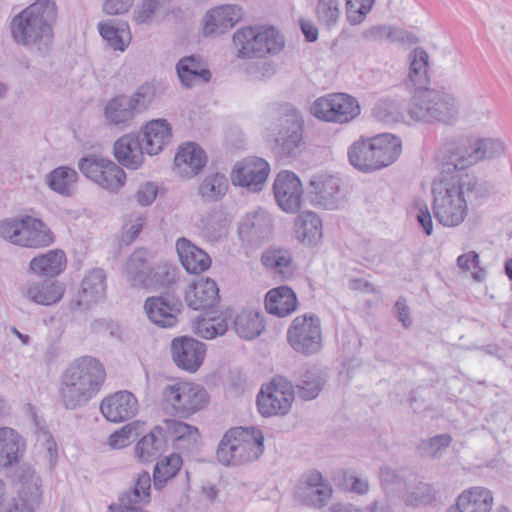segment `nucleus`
Wrapping results in <instances>:
<instances>
[{"label": "nucleus", "mask_w": 512, "mask_h": 512, "mask_svg": "<svg viewBox=\"0 0 512 512\" xmlns=\"http://www.w3.org/2000/svg\"><path fill=\"white\" fill-rule=\"evenodd\" d=\"M105 379V368L95 357L85 355L74 359L60 376V405L67 410L85 406L99 393Z\"/></svg>", "instance_id": "nucleus-1"}, {"label": "nucleus", "mask_w": 512, "mask_h": 512, "mask_svg": "<svg viewBox=\"0 0 512 512\" xmlns=\"http://www.w3.org/2000/svg\"><path fill=\"white\" fill-rule=\"evenodd\" d=\"M476 186L475 176L439 174L432 183V210L438 223L448 228L461 225L468 214L467 196Z\"/></svg>", "instance_id": "nucleus-2"}, {"label": "nucleus", "mask_w": 512, "mask_h": 512, "mask_svg": "<svg viewBox=\"0 0 512 512\" xmlns=\"http://www.w3.org/2000/svg\"><path fill=\"white\" fill-rule=\"evenodd\" d=\"M56 17L53 0H37L10 22L11 36L19 45L46 53L53 42L52 23Z\"/></svg>", "instance_id": "nucleus-3"}, {"label": "nucleus", "mask_w": 512, "mask_h": 512, "mask_svg": "<svg viewBox=\"0 0 512 512\" xmlns=\"http://www.w3.org/2000/svg\"><path fill=\"white\" fill-rule=\"evenodd\" d=\"M407 114L418 122L454 124L459 118L460 104L449 92L424 89L414 93L407 106Z\"/></svg>", "instance_id": "nucleus-4"}, {"label": "nucleus", "mask_w": 512, "mask_h": 512, "mask_svg": "<svg viewBox=\"0 0 512 512\" xmlns=\"http://www.w3.org/2000/svg\"><path fill=\"white\" fill-rule=\"evenodd\" d=\"M239 58H263L283 50L284 36L273 27H243L233 34Z\"/></svg>", "instance_id": "nucleus-5"}, {"label": "nucleus", "mask_w": 512, "mask_h": 512, "mask_svg": "<svg viewBox=\"0 0 512 512\" xmlns=\"http://www.w3.org/2000/svg\"><path fill=\"white\" fill-rule=\"evenodd\" d=\"M163 402L175 415L189 417L203 409L209 401L204 387L193 382H176L167 385L162 392Z\"/></svg>", "instance_id": "nucleus-6"}, {"label": "nucleus", "mask_w": 512, "mask_h": 512, "mask_svg": "<svg viewBox=\"0 0 512 512\" xmlns=\"http://www.w3.org/2000/svg\"><path fill=\"white\" fill-rule=\"evenodd\" d=\"M153 98V87L142 85L131 96L119 95L109 100L104 109L105 118L111 124L127 126L151 105Z\"/></svg>", "instance_id": "nucleus-7"}, {"label": "nucleus", "mask_w": 512, "mask_h": 512, "mask_svg": "<svg viewBox=\"0 0 512 512\" xmlns=\"http://www.w3.org/2000/svg\"><path fill=\"white\" fill-rule=\"evenodd\" d=\"M78 168L86 178L111 193H118L126 183L125 171L108 158L88 155L79 160Z\"/></svg>", "instance_id": "nucleus-8"}, {"label": "nucleus", "mask_w": 512, "mask_h": 512, "mask_svg": "<svg viewBox=\"0 0 512 512\" xmlns=\"http://www.w3.org/2000/svg\"><path fill=\"white\" fill-rule=\"evenodd\" d=\"M311 114L317 119L344 124L360 114L358 101L345 93H332L317 98L310 107Z\"/></svg>", "instance_id": "nucleus-9"}, {"label": "nucleus", "mask_w": 512, "mask_h": 512, "mask_svg": "<svg viewBox=\"0 0 512 512\" xmlns=\"http://www.w3.org/2000/svg\"><path fill=\"white\" fill-rule=\"evenodd\" d=\"M292 384L282 377L273 378L263 385L257 395V408L264 417L286 415L294 401Z\"/></svg>", "instance_id": "nucleus-10"}, {"label": "nucleus", "mask_w": 512, "mask_h": 512, "mask_svg": "<svg viewBox=\"0 0 512 512\" xmlns=\"http://www.w3.org/2000/svg\"><path fill=\"white\" fill-rule=\"evenodd\" d=\"M106 274L103 269L88 271L81 282V289L72 298L68 308L72 312H85L105 298Z\"/></svg>", "instance_id": "nucleus-11"}, {"label": "nucleus", "mask_w": 512, "mask_h": 512, "mask_svg": "<svg viewBox=\"0 0 512 512\" xmlns=\"http://www.w3.org/2000/svg\"><path fill=\"white\" fill-rule=\"evenodd\" d=\"M269 172L270 167L266 160L248 157L234 165L231 182L235 186L246 188L249 192H259L263 189Z\"/></svg>", "instance_id": "nucleus-12"}, {"label": "nucleus", "mask_w": 512, "mask_h": 512, "mask_svg": "<svg viewBox=\"0 0 512 512\" xmlns=\"http://www.w3.org/2000/svg\"><path fill=\"white\" fill-rule=\"evenodd\" d=\"M473 139H459L445 147L446 161L442 164L440 175L443 176H472L466 169L479 162L475 154Z\"/></svg>", "instance_id": "nucleus-13"}, {"label": "nucleus", "mask_w": 512, "mask_h": 512, "mask_svg": "<svg viewBox=\"0 0 512 512\" xmlns=\"http://www.w3.org/2000/svg\"><path fill=\"white\" fill-rule=\"evenodd\" d=\"M206 345L189 336L174 338L171 342V356L178 368L195 373L202 366L206 356Z\"/></svg>", "instance_id": "nucleus-14"}, {"label": "nucleus", "mask_w": 512, "mask_h": 512, "mask_svg": "<svg viewBox=\"0 0 512 512\" xmlns=\"http://www.w3.org/2000/svg\"><path fill=\"white\" fill-rule=\"evenodd\" d=\"M278 206L287 213L297 212L302 204L303 187L298 176L290 171H281L273 184Z\"/></svg>", "instance_id": "nucleus-15"}, {"label": "nucleus", "mask_w": 512, "mask_h": 512, "mask_svg": "<svg viewBox=\"0 0 512 512\" xmlns=\"http://www.w3.org/2000/svg\"><path fill=\"white\" fill-rule=\"evenodd\" d=\"M310 202L324 209H336L342 202L339 178L332 175L313 176L309 184Z\"/></svg>", "instance_id": "nucleus-16"}, {"label": "nucleus", "mask_w": 512, "mask_h": 512, "mask_svg": "<svg viewBox=\"0 0 512 512\" xmlns=\"http://www.w3.org/2000/svg\"><path fill=\"white\" fill-rule=\"evenodd\" d=\"M100 410L108 421L120 423L137 415L139 403L132 392L122 390L105 397L101 402Z\"/></svg>", "instance_id": "nucleus-17"}, {"label": "nucleus", "mask_w": 512, "mask_h": 512, "mask_svg": "<svg viewBox=\"0 0 512 512\" xmlns=\"http://www.w3.org/2000/svg\"><path fill=\"white\" fill-rule=\"evenodd\" d=\"M242 9L234 4H226L209 10L203 19V34L216 37L233 28L242 18Z\"/></svg>", "instance_id": "nucleus-18"}, {"label": "nucleus", "mask_w": 512, "mask_h": 512, "mask_svg": "<svg viewBox=\"0 0 512 512\" xmlns=\"http://www.w3.org/2000/svg\"><path fill=\"white\" fill-rule=\"evenodd\" d=\"M303 124L301 114L293 108L288 109L278 120L280 130L275 141L286 155H293L301 145Z\"/></svg>", "instance_id": "nucleus-19"}, {"label": "nucleus", "mask_w": 512, "mask_h": 512, "mask_svg": "<svg viewBox=\"0 0 512 512\" xmlns=\"http://www.w3.org/2000/svg\"><path fill=\"white\" fill-rule=\"evenodd\" d=\"M237 444V465L254 461L264 451V435L256 427H237L229 431Z\"/></svg>", "instance_id": "nucleus-20"}, {"label": "nucleus", "mask_w": 512, "mask_h": 512, "mask_svg": "<svg viewBox=\"0 0 512 512\" xmlns=\"http://www.w3.org/2000/svg\"><path fill=\"white\" fill-rule=\"evenodd\" d=\"M287 339L297 352L306 355L317 353L322 345L320 325L318 322H298L289 328Z\"/></svg>", "instance_id": "nucleus-21"}, {"label": "nucleus", "mask_w": 512, "mask_h": 512, "mask_svg": "<svg viewBox=\"0 0 512 512\" xmlns=\"http://www.w3.org/2000/svg\"><path fill=\"white\" fill-rule=\"evenodd\" d=\"M332 495L331 486L324 481L322 474L311 471L305 474L296 488V496L307 505L322 507Z\"/></svg>", "instance_id": "nucleus-22"}, {"label": "nucleus", "mask_w": 512, "mask_h": 512, "mask_svg": "<svg viewBox=\"0 0 512 512\" xmlns=\"http://www.w3.org/2000/svg\"><path fill=\"white\" fill-rule=\"evenodd\" d=\"M494 496L490 489L474 486L463 490L447 512H491Z\"/></svg>", "instance_id": "nucleus-23"}, {"label": "nucleus", "mask_w": 512, "mask_h": 512, "mask_svg": "<svg viewBox=\"0 0 512 512\" xmlns=\"http://www.w3.org/2000/svg\"><path fill=\"white\" fill-rule=\"evenodd\" d=\"M206 162L205 151L193 142L181 145L174 160L177 173L185 178L197 175L204 168Z\"/></svg>", "instance_id": "nucleus-24"}, {"label": "nucleus", "mask_w": 512, "mask_h": 512, "mask_svg": "<svg viewBox=\"0 0 512 512\" xmlns=\"http://www.w3.org/2000/svg\"><path fill=\"white\" fill-rule=\"evenodd\" d=\"M193 310H208L219 302V289L211 278H201L189 286L185 295Z\"/></svg>", "instance_id": "nucleus-25"}, {"label": "nucleus", "mask_w": 512, "mask_h": 512, "mask_svg": "<svg viewBox=\"0 0 512 512\" xmlns=\"http://www.w3.org/2000/svg\"><path fill=\"white\" fill-rule=\"evenodd\" d=\"M144 146L140 136L125 134L114 143V156L128 169H138L144 161Z\"/></svg>", "instance_id": "nucleus-26"}, {"label": "nucleus", "mask_w": 512, "mask_h": 512, "mask_svg": "<svg viewBox=\"0 0 512 512\" xmlns=\"http://www.w3.org/2000/svg\"><path fill=\"white\" fill-rule=\"evenodd\" d=\"M370 139L377 170L390 166L399 158L402 152V142L399 137L383 133L370 137Z\"/></svg>", "instance_id": "nucleus-27"}, {"label": "nucleus", "mask_w": 512, "mask_h": 512, "mask_svg": "<svg viewBox=\"0 0 512 512\" xmlns=\"http://www.w3.org/2000/svg\"><path fill=\"white\" fill-rule=\"evenodd\" d=\"M66 266L65 252L52 249L33 257L29 262V271L37 276L55 278L64 272Z\"/></svg>", "instance_id": "nucleus-28"}, {"label": "nucleus", "mask_w": 512, "mask_h": 512, "mask_svg": "<svg viewBox=\"0 0 512 512\" xmlns=\"http://www.w3.org/2000/svg\"><path fill=\"white\" fill-rule=\"evenodd\" d=\"M176 71L181 84L191 88L205 84L211 79V72L204 61L195 55L181 58L176 64Z\"/></svg>", "instance_id": "nucleus-29"}, {"label": "nucleus", "mask_w": 512, "mask_h": 512, "mask_svg": "<svg viewBox=\"0 0 512 512\" xmlns=\"http://www.w3.org/2000/svg\"><path fill=\"white\" fill-rule=\"evenodd\" d=\"M145 152L148 155L159 154L167 146L172 138V129L165 119H155L148 122L142 131Z\"/></svg>", "instance_id": "nucleus-30"}, {"label": "nucleus", "mask_w": 512, "mask_h": 512, "mask_svg": "<svg viewBox=\"0 0 512 512\" xmlns=\"http://www.w3.org/2000/svg\"><path fill=\"white\" fill-rule=\"evenodd\" d=\"M143 309L149 320L176 319L181 314L183 303L172 294H163L148 297Z\"/></svg>", "instance_id": "nucleus-31"}, {"label": "nucleus", "mask_w": 512, "mask_h": 512, "mask_svg": "<svg viewBox=\"0 0 512 512\" xmlns=\"http://www.w3.org/2000/svg\"><path fill=\"white\" fill-rule=\"evenodd\" d=\"M272 229V218L262 209L248 213L240 222L238 232L246 241H259L267 238Z\"/></svg>", "instance_id": "nucleus-32"}, {"label": "nucleus", "mask_w": 512, "mask_h": 512, "mask_svg": "<svg viewBox=\"0 0 512 512\" xmlns=\"http://www.w3.org/2000/svg\"><path fill=\"white\" fill-rule=\"evenodd\" d=\"M176 250L182 266L188 273L200 274L211 266L209 255L186 238L177 240Z\"/></svg>", "instance_id": "nucleus-33"}, {"label": "nucleus", "mask_w": 512, "mask_h": 512, "mask_svg": "<svg viewBox=\"0 0 512 512\" xmlns=\"http://www.w3.org/2000/svg\"><path fill=\"white\" fill-rule=\"evenodd\" d=\"M167 436L162 426H155L135 445V455L141 462H152L165 452Z\"/></svg>", "instance_id": "nucleus-34"}, {"label": "nucleus", "mask_w": 512, "mask_h": 512, "mask_svg": "<svg viewBox=\"0 0 512 512\" xmlns=\"http://www.w3.org/2000/svg\"><path fill=\"white\" fill-rule=\"evenodd\" d=\"M55 238L50 228L40 219L25 216L20 246L27 248L47 247Z\"/></svg>", "instance_id": "nucleus-35"}, {"label": "nucleus", "mask_w": 512, "mask_h": 512, "mask_svg": "<svg viewBox=\"0 0 512 512\" xmlns=\"http://www.w3.org/2000/svg\"><path fill=\"white\" fill-rule=\"evenodd\" d=\"M25 450L23 437L11 427H0V468L17 463Z\"/></svg>", "instance_id": "nucleus-36"}, {"label": "nucleus", "mask_w": 512, "mask_h": 512, "mask_svg": "<svg viewBox=\"0 0 512 512\" xmlns=\"http://www.w3.org/2000/svg\"><path fill=\"white\" fill-rule=\"evenodd\" d=\"M296 307V294L287 286L273 288L265 296V308L270 315L284 318L294 312Z\"/></svg>", "instance_id": "nucleus-37"}, {"label": "nucleus", "mask_w": 512, "mask_h": 512, "mask_svg": "<svg viewBox=\"0 0 512 512\" xmlns=\"http://www.w3.org/2000/svg\"><path fill=\"white\" fill-rule=\"evenodd\" d=\"M65 292V285L59 281H34L27 285L25 295L31 301L41 305H53L59 302Z\"/></svg>", "instance_id": "nucleus-38"}, {"label": "nucleus", "mask_w": 512, "mask_h": 512, "mask_svg": "<svg viewBox=\"0 0 512 512\" xmlns=\"http://www.w3.org/2000/svg\"><path fill=\"white\" fill-rule=\"evenodd\" d=\"M152 266L149 253L146 250H135L125 265L126 280L132 287L144 288Z\"/></svg>", "instance_id": "nucleus-39"}, {"label": "nucleus", "mask_w": 512, "mask_h": 512, "mask_svg": "<svg viewBox=\"0 0 512 512\" xmlns=\"http://www.w3.org/2000/svg\"><path fill=\"white\" fill-rule=\"evenodd\" d=\"M78 172L70 166H59L46 176L47 186L63 197H71L77 191Z\"/></svg>", "instance_id": "nucleus-40"}, {"label": "nucleus", "mask_w": 512, "mask_h": 512, "mask_svg": "<svg viewBox=\"0 0 512 512\" xmlns=\"http://www.w3.org/2000/svg\"><path fill=\"white\" fill-rule=\"evenodd\" d=\"M295 235L303 244L315 246L322 238V221L311 211L300 213L295 219Z\"/></svg>", "instance_id": "nucleus-41"}, {"label": "nucleus", "mask_w": 512, "mask_h": 512, "mask_svg": "<svg viewBox=\"0 0 512 512\" xmlns=\"http://www.w3.org/2000/svg\"><path fill=\"white\" fill-rule=\"evenodd\" d=\"M230 221L223 210H212L201 217L197 224L201 235L210 242L224 238L228 233Z\"/></svg>", "instance_id": "nucleus-42"}, {"label": "nucleus", "mask_w": 512, "mask_h": 512, "mask_svg": "<svg viewBox=\"0 0 512 512\" xmlns=\"http://www.w3.org/2000/svg\"><path fill=\"white\" fill-rule=\"evenodd\" d=\"M347 156L349 163L358 171L363 173L377 171L370 137L354 141L348 148Z\"/></svg>", "instance_id": "nucleus-43"}, {"label": "nucleus", "mask_w": 512, "mask_h": 512, "mask_svg": "<svg viewBox=\"0 0 512 512\" xmlns=\"http://www.w3.org/2000/svg\"><path fill=\"white\" fill-rule=\"evenodd\" d=\"M18 492L22 502L34 507L42 497L41 480L35 470L29 466L21 467L18 480Z\"/></svg>", "instance_id": "nucleus-44"}, {"label": "nucleus", "mask_w": 512, "mask_h": 512, "mask_svg": "<svg viewBox=\"0 0 512 512\" xmlns=\"http://www.w3.org/2000/svg\"><path fill=\"white\" fill-rule=\"evenodd\" d=\"M162 427L164 428L165 435H170L174 445L179 449H190L198 441L199 432L195 426L170 419L165 420Z\"/></svg>", "instance_id": "nucleus-45"}, {"label": "nucleus", "mask_w": 512, "mask_h": 512, "mask_svg": "<svg viewBox=\"0 0 512 512\" xmlns=\"http://www.w3.org/2000/svg\"><path fill=\"white\" fill-rule=\"evenodd\" d=\"M99 34L114 50L124 52L129 46L131 36L126 24H117L114 20L101 21L97 25Z\"/></svg>", "instance_id": "nucleus-46"}, {"label": "nucleus", "mask_w": 512, "mask_h": 512, "mask_svg": "<svg viewBox=\"0 0 512 512\" xmlns=\"http://www.w3.org/2000/svg\"><path fill=\"white\" fill-rule=\"evenodd\" d=\"M429 56L422 48H415L410 54L409 82L415 92L424 91L429 82L428 76Z\"/></svg>", "instance_id": "nucleus-47"}, {"label": "nucleus", "mask_w": 512, "mask_h": 512, "mask_svg": "<svg viewBox=\"0 0 512 512\" xmlns=\"http://www.w3.org/2000/svg\"><path fill=\"white\" fill-rule=\"evenodd\" d=\"M181 466L182 458L177 453H172L158 461L153 471L154 488L156 490L163 489L165 485L178 474Z\"/></svg>", "instance_id": "nucleus-48"}, {"label": "nucleus", "mask_w": 512, "mask_h": 512, "mask_svg": "<svg viewBox=\"0 0 512 512\" xmlns=\"http://www.w3.org/2000/svg\"><path fill=\"white\" fill-rule=\"evenodd\" d=\"M229 187L225 174L213 172L207 174L198 187L199 195L206 201H217L222 199Z\"/></svg>", "instance_id": "nucleus-49"}, {"label": "nucleus", "mask_w": 512, "mask_h": 512, "mask_svg": "<svg viewBox=\"0 0 512 512\" xmlns=\"http://www.w3.org/2000/svg\"><path fill=\"white\" fill-rule=\"evenodd\" d=\"M151 477L147 471H141L134 480L133 487L125 491L119 501L136 506L147 504L150 500Z\"/></svg>", "instance_id": "nucleus-50"}, {"label": "nucleus", "mask_w": 512, "mask_h": 512, "mask_svg": "<svg viewBox=\"0 0 512 512\" xmlns=\"http://www.w3.org/2000/svg\"><path fill=\"white\" fill-rule=\"evenodd\" d=\"M262 263L284 278L292 274V255L287 249L272 248L266 250L262 255Z\"/></svg>", "instance_id": "nucleus-51"}, {"label": "nucleus", "mask_w": 512, "mask_h": 512, "mask_svg": "<svg viewBox=\"0 0 512 512\" xmlns=\"http://www.w3.org/2000/svg\"><path fill=\"white\" fill-rule=\"evenodd\" d=\"M343 0H316L315 16L327 29L335 28L342 15Z\"/></svg>", "instance_id": "nucleus-52"}, {"label": "nucleus", "mask_w": 512, "mask_h": 512, "mask_svg": "<svg viewBox=\"0 0 512 512\" xmlns=\"http://www.w3.org/2000/svg\"><path fill=\"white\" fill-rule=\"evenodd\" d=\"M373 116L380 122L390 125L405 118L401 103L396 99H381L373 108Z\"/></svg>", "instance_id": "nucleus-53"}, {"label": "nucleus", "mask_w": 512, "mask_h": 512, "mask_svg": "<svg viewBox=\"0 0 512 512\" xmlns=\"http://www.w3.org/2000/svg\"><path fill=\"white\" fill-rule=\"evenodd\" d=\"M325 382L323 373L318 368L312 367L307 369L301 376L297 385L299 395L304 400H312L316 398Z\"/></svg>", "instance_id": "nucleus-54"}, {"label": "nucleus", "mask_w": 512, "mask_h": 512, "mask_svg": "<svg viewBox=\"0 0 512 512\" xmlns=\"http://www.w3.org/2000/svg\"><path fill=\"white\" fill-rule=\"evenodd\" d=\"M176 282V269L169 264L152 266L144 288L158 290L170 288Z\"/></svg>", "instance_id": "nucleus-55"}, {"label": "nucleus", "mask_w": 512, "mask_h": 512, "mask_svg": "<svg viewBox=\"0 0 512 512\" xmlns=\"http://www.w3.org/2000/svg\"><path fill=\"white\" fill-rule=\"evenodd\" d=\"M475 154L479 162L500 157L505 152V144L498 138H473Z\"/></svg>", "instance_id": "nucleus-56"}, {"label": "nucleus", "mask_w": 512, "mask_h": 512, "mask_svg": "<svg viewBox=\"0 0 512 512\" xmlns=\"http://www.w3.org/2000/svg\"><path fill=\"white\" fill-rule=\"evenodd\" d=\"M435 497V489L428 483L419 482L414 487H409L402 498L406 505L417 506L432 501Z\"/></svg>", "instance_id": "nucleus-57"}, {"label": "nucleus", "mask_w": 512, "mask_h": 512, "mask_svg": "<svg viewBox=\"0 0 512 512\" xmlns=\"http://www.w3.org/2000/svg\"><path fill=\"white\" fill-rule=\"evenodd\" d=\"M458 267L464 272H470L477 282H483L487 277L486 269L480 266V257L475 251H469L457 258Z\"/></svg>", "instance_id": "nucleus-58"}, {"label": "nucleus", "mask_w": 512, "mask_h": 512, "mask_svg": "<svg viewBox=\"0 0 512 512\" xmlns=\"http://www.w3.org/2000/svg\"><path fill=\"white\" fill-rule=\"evenodd\" d=\"M363 36L364 38L372 41H404L406 33L391 26L378 25L365 30L363 32Z\"/></svg>", "instance_id": "nucleus-59"}, {"label": "nucleus", "mask_w": 512, "mask_h": 512, "mask_svg": "<svg viewBox=\"0 0 512 512\" xmlns=\"http://www.w3.org/2000/svg\"><path fill=\"white\" fill-rule=\"evenodd\" d=\"M191 329L197 336L211 340L228 331V322H192Z\"/></svg>", "instance_id": "nucleus-60"}, {"label": "nucleus", "mask_w": 512, "mask_h": 512, "mask_svg": "<svg viewBox=\"0 0 512 512\" xmlns=\"http://www.w3.org/2000/svg\"><path fill=\"white\" fill-rule=\"evenodd\" d=\"M347 19L351 25L360 24L372 9L375 0H345Z\"/></svg>", "instance_id": "nucleus-61"}, {"label": "nucleus", "mask_w": 512, "mask_h": 512, "mask_svg": "<svg viewBox=\"0 0 512 512\" xmlns=\"http://www.w3.org/2000/svg\"><path fill=\"white\" fill-rule=\"evenodd\" d=\"M145 224L146 215L144 213L134 212L128 215L123 226V242L126 244L133 242L138 237Z\"/></svg>", "instance_id": "nucleus-62"}, {"label": "nucleus", "mask_w": 512, "mask_h": 512, "mask_svg": "<svg viewBox=\"0 0 512 512\" xmlns=\"http://www.w3.org/2000/svg\"><path fill=\"white\" fill-rule=\"evenodd\" d=\"M24 217L3 220L0 224V235L7 241L20 246Z\"/></svg>", "instance_id": "nucleus-63"}, {"label": "nucleus", "mask_w": 512, "mask_h": 512, "mask_svg": "<svg viewBox=\"0 0 512 512\" xmlns=\"http://www.w3.org/2000/svg\"><path fill=\"white\" fill-rule=\"evenodd\" d=\"M233 437H229V431L218 445L217 458L223 465H237V444Z\"/></svg>", "instance_id": "nucleus-64"}]
</instances>
